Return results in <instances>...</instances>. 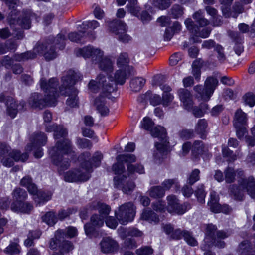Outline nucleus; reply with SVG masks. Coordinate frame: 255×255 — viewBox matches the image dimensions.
Returning a JSON list of instances; mask_svg holds the SVG:
<instances>
[{
    "mask_svg": "<svg viewBox=\"0 0 255 255\" xmlns=\"http://www.w3.org/2000/svg\"><path fill=\"white\" fill-rule=\"evenodd\" d=\"M67 134V129L62 125H58L54 133V138L55 140L61 138L63 139L58 140L55 146L49 150L51 162L58 167L60 174L62 173L65 170L68 169L70 166L69 159L64 156L75 153L71 141L66 138Z\"/></svg>",
    "mask_w": 255,
    "mask_h": 255,
    "instance_id": "nucleus-1",
    "label": "nucleus"
},
{
    "mask_svg": "<svg viewBox=\"0 0 255 255\" xmlns=\"http://www.w3.org/2000/svg\"><path fill=\"white\" fill-rule=\"evenodd\" d=\"M58 81L56 78H51L48 81L42 78L40 80V86L45 93L44 96L38 93L32 94L29 100V104L33 107L40 109L46 106H54L58 96Z\"/></svg>",
    "mask_w": 255,
    "mask_h": 255,
    "instance_id": "nucleus-2",
    "label": "nucleus"
},
{
    "mask_svg": "<svg viewBox=\"0 0 255 255\" xmlns=\"http://www.w3.org/2000/svg\"><path fill=\"white\" fill-rule=\"evenodd\" d=\"M81 78L82 76L80 73L72 70H69L64 73L62 78V84L59 88L60 92L61 95L69 97L66 103L67 105L70 107L78 106V91L73 85L76 81Z\"/></svg>",
    "mask_w": 255,
    "mask_h": 255,
    "instance_id": "nucleus-3",
    "label": "nucleus"
},
{
    "mask_svg": "<svg viewBox=\"0 0 255 255\" xmlns=\"http://www.w3.org/2000/svg\"><path fill=\"white\" fill-rule=\"evenodd\" d=\"M239 185H233L230 188V194L235 200L241 201L244 193L246 191L252 198H255V179L253 177L248 179L241 178L238 181Z\"/></svg>",
    "mask_w": 255,
    "mask_h": 255,
    "instance_id": "nucleus-4",
    "label": "nucleus"
},
{
    "mask_svg": "<svg viewBox=\"0 0 255 255\" xmlns=\"http://www.w3.org/2000/svg\"><path fill=\"white\" fill-rule=\"evenodd\" d=\"M57 170L58 171V167ZM60 175H64L65 181L69 182H84L89 180L91 177L90 174L92 172V166L88 162H82L79 168L71 170L64 173V171Z\"/></svg>",
    "mask_w": 255,
    "mask_h": 255,
    "instance_id": "nucleus-5",
    "label": "nucleus"
},
{
    "mask_svg": "<svg viewBox=\"0 0 255 255\" xmlns=\"http://www.w3.org/2000/svg\"><path fill=\"white\" fill-rule=\"evenodd\" d=\"M88 87L94 92H96L99 89H101L102 92L108 98H110L108 97V94L114 92L116 89L113 78L103 74H99L96 80H91L88 84Z\"/></svg>",
    "mask_w": 255,
    "mask_h": 255,
    "instance_id": "nucleus-6",
    "label": "nucleus"
},
{
    "mask_svg": "<svg viewBox=\"0 0 255 255\" xmlns=\"http://www.w3.org/2000/svg\"><path fill=\"white\" fill-rule=\"evenodd\" d=\"M136 208L131 202L125 203L120 206L117 210H115V214L119 223L126 225L131 222L135 216Z\"/></svg>",
    "mask_w": 255,
    "mask_h": 255,
    "instance_id": "nucleus-7",
    "label": "nucleus"
},
{
    "mask_svg": "<svg viewBox=\"0 0 255 255\" xmlns=\"http://www.w3.org/2000/svg\"><path fill=\"white\" fill-rule=\"evenodd\" d=\"M217 230L216 226L211 224L207 225L206 236L203 244L201 246L202 250H207L214 245L218 248H224L225 243L222 241H216L215 232Z\"/></svg>",
    "mask_w": 255,
    "mask_h": 255,
    "instance_id": "nucleus-8",
    "label": "nucleus"
},
{
    "mask_svg": "<svg viewBox=\"0 0 255 255\" xmlns=\"http://www.w3.org/2000/svg\"><path fill=\"white\" fill-rule=\"evenodd\" d=\"M77 56H82L85 59L90 58L93 63L97 64L104 55V51L99 48L91 45L75 50Z\"/></svg>",
    "mask_w": 255,
    "mask_h": 255,
    "instance_id": "nucleus-9",
    "label": "nucleus"
},
{
    "mask_svg": "<svg viewBox=\"0 0 255 255\" xmlns=\"http://www.w3.org/2000/svg\"><path fill=\"white\" fill-rule=\"evenodd\" d=\"M117 161H122L123 162L127 163V175L129 176L135 172L139 174L144 173V168L142 165L138 164L136 165L132 164V163L135 162L136 160V156L133 154H120L117 156Z\"/></svg>",
    "mask_w": 255,
    "mask_h": 255,
    "instance_id": "nucleus-10",
    "label": "nucleus"
},
{
    "mask_svg": "<svg viewBox=\"0 0 255 255\" xmlns=\"http://www.w3.org/2000/svg\"><path fill=\"white\" fill-rule=\"evenodd\" d=\"M109 27L111 31L118 36L120 41L127 43L131 40V37L126 33V25L123 21L115 20L110 22Z\"/></svg>",
    "mask_w": 255,
    "mask_h": 255,
    "instance_id": "nucleus-11",
    "label": "nucleus"
},
{
    "mask_svg": "<svg viewBox=\"0 0 255 255\" xmlns=\"http://www.w3.org/2000/svg\"><path fill=\"white\" fill-rule=\"evenodd\" d=\"M167 200L168 201L167 209L170 213L182 215L188 209L191 208L190 205L188 203L180 204L175 196H168L167 197Z\"/></svg>",
    "mask_w": 255,
    "mask_h": 255,
    "instance_id": "nucleus-12",
    "label": "nucleus"
},
{
    "mask_svg": "<svg viewBox=\"0 0 255 255\" xmlns=\"http://www.w3.org/2000/svg\"><path fill=\"white\" fill-rule=\"evenodd\" d=\"M9 155L12 157L15 161H25L28 158L27 153L21 154L20 152L16 150H11L10 147L5 143L0 142V156L2 157Z\"/></svg>",
    "mask_w": 255,
    "mask_h": 255,
    "instance_id": "nucleus-13",
    "label": "nucleus"
},
{
    "mask_svg": "<svg viewBox=\"0 0 255 255\" xmlns=\"http://www.w3.org/2000/svg\"><path fill=\"white\" fill-rule=\"evenodd\" d=\"M77 29L78 32H71L68 34L69 39L76 43H84L87 41H93L96 38V33L95 32L90 31L86 32L82 28L78 26Z\"/></svg>",
    "mask_w": 255,
    "mask_h": 255,
    "instance_id": "nucleus-14",
    "label": "nucleus"
},
{
    "mask_svg": "<svg viewBox=\"0 0 255 255\" xmlns=\"http://www.w3.org/2000/svg\"><path fill=\"white\" fill-rule=\"evenodd\" d=\"M219 197L216 193L212 191L210 193V199L208 202V205L210 207L211 211L214 213L223 212L225 214L229 213L231 209L227 205L221 206L219 203Z\"/></svg>",
    "mask_w": 255,
    "mask_h": 255,
    "instance_id": "nucleus-15",
    "label": "nucleus"
},
{
    "mask_svg": "<svg viewBox=\"0 0 255 255\" xmlns=\"http://www.w3.org/2000/svg\"><path fill=\"white\" fill-rule=\"evenodd\" d=\"M184 23L187 29L196 37H200L203 38H207L209 36L211 31V29L209 27L203 28L200 30V27L195 25L192 19L190 18L185 20Z\"/></svg>",
    "mask_w": 255,
    "mask_h": 255,
    "instance_id": "nucleus-16",
    "label": "nucleus"
},
{
    "mask_svg": "<svg viewBox=\"0 0 255 255\" xmlns=\"http://www.w3.org/2000/svg\"><path fill=\"white\" fill-rule=\"evenodd\" d=\"M6 105L7 106V112L12 118H14L18 111L24 109L25 103L24 101L20 102L19 104L16 103L12 97L8 96L6 99Z\"/></svg>",
    "mask_w": 255,
    "mask_h": 255,
    "instance_id": "nucleus-17",
    "label": "nucleus"
},
{
    "mask_svg": "<svg viewBox=\"0 0 255 255\" xmlns=\"http://www.w3.org/2000/svg\"><path fill=\"white\" fill-rule=\"evenodd\" d=\"M104 218L100 215L94 214L91 217V223H87L84 225V230L86 234L92 237L95 229L94 227H101L104 224Z\"/></svg>",
    "mask_w": 255,
    "mask_h": 255,
    "instance_id": "nucleus-18",
    "label": "nucleus"
},
{
    "mask_svg": "<svg viewBox=\"0 0 255 255\" xmlns=\"http://www.w3.org/2000/svg\"><path fill=\"white\" fill-rule=\"evenodd\" d=\"M101 251L104 253H111L117 252L119 248L118 243L111 238L107 237L103 238L100 243Z\"/></svg>",
    "mask_w": 255,
    "mask_h": 255,
    "instance_id": "nucleus-19",
    "label": "nucleus"
},
{
    "mask_svg": "<svg viewBox=\"0 0 255 255\" xmlns=\"http://www.w3.org/2000/svg\"><path fill=\"white\" fill-rule=\"evenodd\" d=\"M169 142L165 140L163 142H156L155 146L156 149L153 152V157L155 162L160 163L167 154Z\"/></svg>",
    "mask_w": 255,
    "mask_h": 255,
    "instance_id": "nucleus-20",
    "label": "nucleus"
},
{
    "mask_svg": "<svg viewBox=\"0 0 255 255\" xmlns=\"http://www.w3.org/2000/svg\"><path fill=\"white\" fill-rule=\"evenodd\" d=\"M90 153L89 152H85L80 155L79 159L80 161H83L82 162H88L91 165L92 169L93 170V167H97L100 165L101 160L103 158V155L100 152H96L91 159L92 162L90 161Z\"/></svg>",
    "mask_w": 255,
    "mask_h": 255,
    "instance_id": "nucleus-21",
    "label": "nucleus"
},
{
    "mask_svg": "<svg viewBox=\"0 0 255 255\" xmlns=\"http://www.w3.org/2000/svg\"><path fill=\"white\" fill-rule=\"evenodd\" d=\"M46 135L42 132L33 134L31 137V145H27L26 150L31 151L37 146L44 145L47 142Z\"/></svg>",
    "mask_w": 255,
    "mask_h": 255,
    "instance_id": "nucleus-22",
    "label": "nucleus"
},
{
    "mask_svg": "<svg viewBox=\"0 0 255 255\" xmlns=\"http://www.w3.org/2000/svg\"><path fill=\"white\" fill-rule=\"evenodd\" d=\"M11 210L14 212L29 214L33 210V205L28 202H20L19 203H12L10 206Z\"/></svg>",
    "mask_w": 255,
    "mask_h": 255,
    "instance_id": "nucleus-23",
    "label": "nucleus"
},
{
    "mask_svg": "<svg viewBox=\"0 0 255 255\" xmlns=\"http://www.w3.org/2000/svg\"><path fill=\"white\" fill-rule=\"evenodd\" d=\"M93 105L101 116H106L109 113V109L106 105L105 96L99 95L94 100Z\"/></svg>",
    "mask_w": 255,
    "mask_h": 255,
    "instance_id": "nucleus-24",
    "label": "nucleus"
},
{
    "mask_svg": "<svg viewBox=\"0 0 255 255\" xmlns=\"http://www.w3.org/2000/svg\"><path fill=\"white\" fill-rule=\"evenodd\" d=\"M124 179H121L118 176H115L114 178V186L117 188L121 189L124 193L128 194L134 190L135 185L131 181L128 182L124 185Z\"/></svg>",
    "mask_w": 255,
    "mask_h": 255,
    "instance_id": "nucleus-25",
    "label": "nucleus"
},
{
    "mask_svg": "<svg viewBox=\"0 0 255 255\" xmlns=\"http://www.w3.org/2000/svg\"><path fill=\"white\" fill-rule=\"evenodd\" d=\"M228 35L230 38L235 42V46L234 47V51L235 53L240 55L244 50V48L242 45V41L243 37L242 35L236 31H228Z\"/></svg>",
    "mask_w": 255,
    "mask_h": 255,
    "instance_id": "nucleus-26",
    "label": "nucleus"
},
{
    "mask_svg": "<svg viewBox=\"0 0 255 255\" xmlns=\"http://www.w3.org/2000/svg\"><path fill=\"white\" fill-rule=\"evenodd\" d=\"M178 95L185 108L188 110H191L193 105V101L190 92L187 89H180L178 91Z\"/></svg>",
    "mask_w": 255,
    "mask_h": 255,
    "instance_id": "nucleus-27",
    "label": "nucleus"
},
{
    "mask_svg": "<svg viewBox=\"0 0 255 255\" xmlns=\"http://www.w3.org/2000/svg\"><path fill=\"white\" fill-rule=\"evenodd\" d=\"M129 62V58L128 55L127 53H121L117 60V64L119 68L128 71L129 74H132L133 68L132 66L128 65Z\"/></svg>",
    "mask_w": 255,
    "mask_h": 255,
    "instance_id": "nucleus-28",
    "label": "nucleus"
},
{
    "mask_svg": "<svg viewBox=\"0 0 255 255\" xmlns=\"http://www.w3.org/2000/svg\"><path fill=\"white\" fill-rule=\"evenodd\" d=\"M90 207L92 210H98L100 214V216L104 218L107 217L111 211V208L109 205L99 201L92 202Z\"/></svg>",
    "mask_w": 255,
    "mask_h": 255,
    "instance_id": "nucleus-29",
    "label": "nucleus"
},
{
    "mask_svg": "<svg viewBox=\"0 0 255 255\" xmlns=\"http://www.w3.org/2000/svg\"><path fill=\"white\" fill-rule=\"evenodd\" d=\"M207 127L208 123L205 119H202L198 120L195 127V131L199 135L201 138L206 139L208 133Z\"/></svg>",
    "mask_w": 255,
    "mask_h": 255,
    "instance_id": "nucleus-30",
    "label": "nucleus"
},
{
    "mask_svg": "<svg viewBox=\"0 0 255 255\" xmlns=\"http://www.w3.org/2000/svg\"><path fill=\"white\" fill-rule=\"evenodd\" d=\"M151 135L154 137H158L159 141L163 142L164 141H168L167 138V132L165 128L161 126L153 127L150 130Z\"/></svg>",
    "mask_w": 255,
    "mask_h": 255,
    "instance_id": "nucleus-31",
    "label": "nucleus"
},
{
    "mask_svg": "<svg viewBox=\"0 0 255 255\" xmlns=\"http://www.w3.org/2000/svg\"><path fill=\"white\" fill-rule=\"evenodd\" d=\"M194 90L196 93V96L201 98L203 101H208L213 95V93L206 87L198 85L194 87Z\"/></svg>",
    "mask_w": 255,
    "mask_h": 255,
    "instance_id": "nucleus-32",
    "label": "nucleus"
},
{
    "mask_svg": "<svg viewBox=\"0 0 255 255\" xmlns=\"http://www.w3.org/2000/svg\"><path fill=\"white\" fill-rule=\"evenodd\" d=\"M237 252L241 255H255V251L252 249L250 243L247 240L239 244Z\"/></svg>",
    "mask_w": 255,
    "mask_h": 255,
    "instance_id": "nucleus-33",
    "label": "nucleus"
},
{
    "mask_svg": "<svg viewBox=\"0 0 255 255\" xmlns=\"http://www.w3.org/2000/svg\"><path fill=\"white\" fill-rule=\"evenodd\" d=\"M128 71L125 69H120L117 70L114 75V84H116V89L117 85H123L125 83L128 75H129Z\"/></svg>",
    "mask_w": 255,
    "mask_h": 255,
    "instance_id": "nucleus-34",
    "label": "nucleus"
},
{
    "mask_svg": "<svg viewBox=\"0 0 255 255\" xmlns=\"http://www.w3.org/2000/svg\"><path fill=\"white\" fill-rule=\"evenodd\" d=\"M31 194L34 196L33 199L35 202L39 205L49 200L51 198V194L50 192L38 190V189L36 193Z\"/></svg>",
    "mask_w": 255,
    "mask_h": 255,
    "instance_id": "nucleus-35",
    "label": "nucleus"
},
{
    "mask_svg": "<svg viewBox=\"0 0 255 255\" xmlns=\"http://www.w3.org/2000/svg\"><path fill=\"white\" fill-rule=\"evenodd\" d=\"M20 185L26 187L30 194H35L37 191V186L29 176L24 177L20 181Z\"/></svg>",
    "mask_w": 255,
    "mask_h": 255,
    "instance_id": "nucleus-36",
    "label": "nucleus"
},
{
    "mask_svg": "<svg viewBox=\"0 0 255 255\" xmlns=\"http://www.w3.org/2000/svg\"><path fill=\"white\" fill-rule=\"evenodd\" d=\"M14 201L12 203H19L24 201L27 198V193L26 191L20 188H15L12 193Z\"/></svg>",
    "mask_w": 255,
    "mask_h": 255,
    "instance_id": "nucleus-37",
    "label": "nucleus"
},
{
    "mask_svg": "<svg viewBox=\"0 0 255 255\" xmlns=\"http://www.w3.org/2000/svg\"><path fill=\"white\" fill-rule=\"evenodd\" d=\"M140 218L149 222L157 223L159 222V219L157 214L151 210L145 209L141 213Z\"/></svg>",
    "mask_w": 255,
    "mask_h": 255,
    "instance_id": "nucleus-38",
    "label": "nucleus"
},
{
    "mask_svg": "<svg viewBox=\"0 0 255 255\" xmlns=\"http://www.w3.org/2000/svg\"><path fill=\"white\" fill-rule=\"evenodd\" d=\"M204 12L203 10H199L193 15V18L199 25V27H203L208 25L210 21L204 17Z\"/></svg>",
    "mask_w": 255,
    "mask_h": 255,
    "instance_id": "nucleus-39",
    "label": "nucleus"
},
{
    "mask_svg": "<svg viewBox=\"0 0 255 255\" xmlns=\"http://www.w3.org/2000/svg\"><path fill=\"white\" fill-rule=\"evenodd\" d=\"M97 64H98L99 68L102 71L111 72L113 70V64L112 61L104 55Z\"/></svg>",
    "mask_w": 255,
    "mask_h": 255,
    "instance_id": "nucleus-40",
    "label": "nucleus"
},
{
    "mask_svg": "<svg viewBox=\"0 0 255 255\" xmlns=\"http://www.w3.org/2000/svg\"><path fill=\"white\" fill-rule=\"evenodd\" d=\"M208 151V147L201 141H195L192 146V152L195 156L206 153Z\"/></svg>",
    "mask_w": 255,
    "mask_h": 255,
    "instance_id": "nucleus-41",
    "label": "nucleus"
},
{
    "mask_svg": "<svg viewBox=\"0 0 255 255\" xmlns=\"http://www.w3.org/2000/svg\"><path fill=\"white\" fill-rule=\"evenodd\" d=\"M247 122L246 114L240 109H238L235 114L234 119V126H244Z\"/></svg>",
    "mask_w": 255,
    "mask_h": 255,
    "instance_id": "nucleus-42",
    "label": "nucleus"
},
{
    "mask_svg": "<svg viewBox=\"0 0 255 255\" xmlns=\"http://www.w3.org/2000/svg\"><path fill=\"white\" fill-rule=\"evenodd\" d=\"M43 56L47 61L54 59L57 56V53L55 46L48 41H47L46 49L45 50Z\"/></svg>",
    "mask_w": 255,
    "mask_h": 255,
    "instance_id": "nucleus-43",
    "label": "nucleus"
},
{
    "mask_svg": "<svg viewBox=\"0 0 255 255\" xmlns=\"http://www.w3.org/2000/svg\"><path fill=\"white\" fill-rule=\"evenodd\" d=\"M117 162L112 166V170L115 174L118 175L117 176L119 177L121 179H125L127 178L126 173L125 174H121L125 172V167L123 164V162L122 161H117Z\"/></svg>",
    "mask_w": 255,
    "mask_h": 255,
    "instance_id": "nucleus-44",
    "label": "nucleus"
},
{
    "mask_svg": "<svg viewBox=\"0 0 255 255\" xmlns=\"http://www.w3.org/2000/svg\"><path fill=\"white\" fill-rule=\"evenodd\" d=\"M148 194L154 199H160L165 195L164 189L161 186H154L148 190Z\"/></svg>",
    "mask_w": 255,
    "mask_h": 255,
    "instance_id": "nucleus-45",
    "label": "nucleus"
},
{
    "mask_svg": "<svg viewBox=\"0 0 255 255\" xmlns=\"http://www.w3.org/2000/svg\"><path fill=\"white\" fill-rule=\"evenodd\" d=\"M66 40V39L64 35L59 34L54 38L49 39L48 42L52 43L54 46H57L59 49H63L65 47Z\"/></svg>",
    "mask_w": 255,
    "mask_h": 255,
    "instance_id": "nucleus-46",
    "label": "nucleus"
},
{
    "mask_svg": "<svg viewBox=\"0 0 255 255\" xmlns=\"http://www.w3.org/2000/svg\"><path fill=\"white\" fill-rule=\"evenodd\" d=\"M145 83V80L141 77H137L132 79L130 86L133 91H139Z\"/></svg>",
    "mask_w": 255,
    "mask_h": 255,
    "instance_id": "nucleus-47",
    "label": "nucleus"
},
{
    "mask_svg": "<svg viewBox=\"0 0 255 255\" xmlns=\"http://www.w3.org/2000/svg\"><path fill=\"white\" fill-rule=\"evenodd\" d=\"M64 233L61 231H57L55 238L51 239L50 242V247L52 249H55L57 247H60L63 239Z\"/></svg>",
    "mask_w": 255,
    "mask_h": 255,
    "instance_id": "nucleus-48",
    "label": "nucleus"
},
{
    "mask_svg": "<svg viewBox=\"0 0 255 255\" xmlns=\"http://www.w3.org/2000/svg\"><path fill=\"white\" fill-rule=\"evenodd\" d=\"M150 2L155 7L162 10L167 9L171 4L170 0H150Z\"/></svg>",
    "mask_w": 255,
    "mask_h": 255,
    "instance_id": "nucleus-49",
    "label": "nucleus"
},
{
    "mask_svg": "<svg viewBox=\"0 0 255 255\" xmlns=\"http://www.w3.org/2000/svg\"><path fill=\"white\" fill-rule=\"evenodd\" d=\"M218 85V80L217 78L210 76L207 78L204 82V87H206L213 93Z\"/></svg>",
    "mask_w": 255,
    "mask_h": 255,
    "instance_id": "nucleus-50",
    "label": "nucleus"
},
{
    "mask_svg": "<svg viewBox=\"0 0 255 255\" xmlns=\"http://www.w3.org/2000/svg\"><path fill=\"white\" fill-rule=\"evenodd\" d=\"M202 66V61L199 60H195L192 63V73L195 77V79L198 80L201 75V68Z\"/></svg>",
    "mask_w": 255,
    "mask_h": 255,
    "instance_id": "nucleus-51",
    "label": "nucleus"
},
{
    "mask_svg": "<svg viewBox=\"0 0 255 255\" xmlns=\"http://www.w3.org/2000/svg\"><path fill=\"white\" fill-rule=\"evenodd\" d=\"M42 221L50 226L54 225L58 221V218L54 212H47L42 217Z\"/></svg>",
    "mask_w": 255,
    "mask_h": 255,
    "instance_id": "nucleus-52",
    "label": "nucleus"
},
{
    "mask_svg": "<svg viewBox=\"0 0 255 255\" xmlns=\"http://www.w3.org/2000/svg\"><path fill=\"white\" fill-rule=\"evenodd\" d=\"M225 180L227 183L233 182L235 179L236 173L234 169L230 167H228L224 170Z\"/></svg>",
    "mask_w": 255,
    "mask_h": 255,
    "instance_id": "nucleus-53",
    "label": "nucleus"
},
{
    "mask_svg": "<svg viewBox=\"0 0 255 255\" xmlns=\"http://www.w3.org/2000/svg\"><path fill=\"white\" fill-rule=\"evenodd\" d=\"M184 9L180 5L174 4L170 9V15L172 18L177 19L181 17L183 14Z\"/></svg>",
    "mask_w": 255,
    "mask_h": 255,
    "instance_id": "nucleus-54",
    "label": "nucleus"
},
{
    "mask_svg": "<svg viewBox=\"0 0 255 255\" xmlns=\"http://www.w3.org/2000/svg\"><path fill=\"white\" fill-rule=\"evenodd\" d=\"M195 195L198 201L200 203L203 204L205 203L206 193L204 190V186L203 185H199L198 186L197 189L195 191Z\"/></svg>",
    "mask_w": 255,
    "mask_h": 255,
    "instance_id": "nucleus-55",
    "label": "nucleus"
},
{
    "mask_svg": "<svg viewBox=\"0 0 255 255\" xmlns=\"http://www.w3.org/2000/svg\"><path fill=\"white\" fill-rule=\"evenodd\" d=\"M222 154L223 157L228 158V162H233L237 159L236 154L227 147L222 148Z\"/></svg>",
    "mask_w": 255,
    "mask_h": 255,
    "instance_id": "nucleus-56",
    "label": "nucleus"
},
{
    "mask_svg": "<svg viewBox=\"0 0 255 255\" xmlns=\"http://www.w3.org/2000/svg\"><path fill=\"white\" fill-rule=\"evenodd\" d=\"M99 26V23L96 20H92L83 22L79 27L85 31L88 29H95Z\"/></svg>",
    "mask_w": 255,
    "mask_h": 255,
    "instance_id": "nucleus-57",
    "label": "nucleus"
},
{
    "mask_svg": "<svg viewBox=\"0 0 255 255\" xmlns=\"http://www.w3.org/2000/svg\"><path fill=\"white\" fill-rule=\"evenodd\" d=\"M77 146L82 149H91L92 147L91 142L87 139L78 138L76 140Z\"/></svg>",
    "mask_w": 255,
    "mask_h": 255,
    "instance_id": "nucleus-58",
    "label": "nucleus"
},
{
    "mask_svg": "<svg viewBox=\"0 0 255 255\" xmlns=\"http://www.w3.org/2000/svg\"><path fill=\"white\" fill-rule=\"evenodd\" d=\"M183 238L188 245L192 246L197 245V241L189 231L184 230Z\"/></svg>",
    "mask_w": 255,
    "mask_h": 255,
    "instance_id": "nucleus-59",
    "label": "nucleus"
},
{
    "mask_svg": "<svg viewBox=\"0 0 255 255\" xmlns=\"http://www.w3.org/2000/svg\"><path fill=\"white\" fill-rule=\"evenodd\" d=\"M200 171L198 169H195L192 171L190 174L188 178V182L191 185L194 184L196 182L198 181L200 179Z\"/></svg>",
    "mask_w": 255,
    "mask_h": 255,
    "instance_id": "nucleus-60",
    "label": "nucleus"
},
{
    "mask_svg": "<svg viewBox=\"0 0 255 255\" xmlns=\"http://www.w3.org/2000/svg\"><path fill=\"white\" fill-rule=\"evenodd\" d=\"M47 41L45 43L38 42L36 43L35 46L33 49V52L36 54V56L40 54H43L45 52V49H46Z\"/></svg>",
    "mask_w": 255,
    "mask_h": 255,
    "instance_id": "nucleus-61",
    "label": "nucleus"
},
{
    "mask_svg": "<svg viewBox=\"0 0 255 255\" xmlns=\"http://www.w3.org/2000/svg\"><path fill=\"white\" fill-rule=\"evenodd\" d=\"M60 248L61 252H63L64 253H68L72 250L74 248L73 245L70 242L65 241L63 239L62 240Z\"/></svg>",
    "mask_w": 255,
    "mask_h": 255,
    "instance_id": "nucleus-62",
    "label": "nucleus"
},
{
    "mask_svg": "<svg viewBox=\"0 0 255 255\" xmlns=\"http://www.w3.org/2000/svg\"><path fill=\"white\" fill-rule=\"evenodd\" d=\"M6 253L15 254L19 252V245L15 243H11L5 250Z\"/></svg>",
    "mask_w": 255,
    "mask_h": 255,
    "instance_id": "nucleus-63",
    "label": "nucleus"
},
{
    "mask_svg": "<svg viewBox=\"0 0 255 255\" xmlns=\"http://www.w3.org/2000/svg\"><path fill=\"white\" fill-rule=\"evenodd\" d=\"M245 102L250 107H253L255 104V95L252 93H247L243 97Z\"/></svg>",
    "mask_w": 255,
    "mask_h": 255,
    "instance_id": "nucleus-64",
    "label": "nucleus"
}]
</instances>
